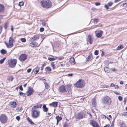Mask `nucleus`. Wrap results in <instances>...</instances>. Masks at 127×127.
Here are the masks:
<instances>
[{
	"mask_svg": "<svg viewBox=\"0 0 127 127\" xmlns=\"http://www.w3.org/2000/svg\"><path fill=\"white\" fill-rule=\"evenodd\" d=\"M101 102L104 106H109L111 104V100L108 96H106L102 98Z\"/></svg>",
	"mask_w": 127,
	"mask_h": 127,
	"instance_id": "1",
	"label": "nucleus"
},
{
	"mask_svg": "<svg viewBox=\"0 0 127 127\" xmlns=\"http://www.w3.org/2000/svg\"><path fill=\"white\" fill-rule=\"evenodd\" d=\"M41 2V5L44 8H48L52 6L51 2L49 0H42Z\"/></svg>",
	"mask_w": 127,
	"mask_h": 127,
	"instance_id": "2",
	"label": "nucleus"
},
{
	"mask_svg": "<svg viewBox=\"0 0 127 127\" xmlns=\"http://www.w3.org/2000/svg\"><path fill=\"white\" fill-rule=\"evenodd\" d=\"M40 111L34 108H32L31 110L32 117L33 118H36L38 117L40 114Z\"/></svg>",
	"mask_w": 127,
	"mask_h": 127,
	"instance_id": "3",
	"label": "nucleus"
},
{
	"mask_svg": "<svg viewBox=\"0 0 127 127\" xmlns=\"http://www.w3.org/2000/svg\"><path fill=\"white\" fill-rule=\"evenodd\" d=\"M85 82L83 80H79L74 84V86L76 87L81 88L84 86Z\"/></svg>",
	"mask_w": 127,
	"mask_h": 127,
	"instance_id": "4",
	"label": "nucleus"
},
{
	"mask_svg": "<svg viewBox=\"0 0 127 127\" xmlns=\"http://www.w3.org/2000/svg\"><path fill=\"white\" fill-rule=\"evenodd\" d=\"M7 121V117L5 114H1L0 116V121L2 124L6 123Z\"/></svg>",
	"mask_w": 127,
	"mask_h": 127,
	"instance_id": "5",
	"label": "nucleus"
},
{
	"mask_svg": "<svg viewBox=\"0 0 127 127\" xmlns=\"http://www.w3.org/2000/svg\"><path fill=\"white\" fill-rule=\"evenodd\" d=\"M16 59H9L8 61V63L9 65L11 67H14L17 63Z\"/></svg>",
	"mask_w": 127,
	"mask_h": 127,
	"instance_id": "6",
	"label": "nucleus"
},
{
	"mask_svg": "<svg viewBox=\"0 0 127 127\" xmlns=\"http://www.w3.org/2000/svg\"><path fill=\"white\" fill-rule=\"evenodd\" d=\"M13 41V37H10L9 38V44H8L7 43H5L7 47L11 48L12 47Z\"/></svg>",
	"mask_w": 127,
	"mask_h": 127,
	"instance_id": "7",
	"label": "nucleus"
},
{
	"mask_svg": "<svg viewBox=\"0 0 127 127\" xmlns=\"http://www.w3.org/2000/svg\"><path fill=\"white\" fill-rule=\"evenodd\" d=\"M85 116V114L84 112H80L77 114L76 118V119H80L84 118Z\"/></svg>",
	"mask_w": 127,
	"mask_h": 127,
	"instance_id": "8",
	"label": "nucleus"
},
{
	"mask_svg": "<svg viewBox=\"0 0 127 127\" xmlns=\"http://www.w3.org/2000/svg\"><path fill=\"white\" fill-rule=\"evenodd\" d=\"M27 55L24 54H22L19 57V59L21 61H24L27 59Z\"/></svg>",
	"mask_w": 127,
	"mask_h": 127,
	"instance_id": "9",
	"label": "nucleus"
},
{
	"mask_svg": "<svg viewBox=\"0 0 127 127\" xmlns=\"http://www.w3.org/2000/svg\"><path fill=\"white\" fill-rule=\"evenodd\" d=\"M33 92V90L32 88L31 87H29L28 88V91L27 92V95L28 96L32 94Z\"/></svg>",
	"mask_w": 127,
	"mask_h": 127,
	"instance_id": "10",
	"label": "nucleus"
},
{
	"mask_svg": "<svg viewBox=\"0 0 127 127\" xmlns=\"http://www.w3.org/2000/svg\"><path fill=\"white\" fill-rule=\"evenodd\" d=\"M90 124L93 127H99V125L98 123L94 120H91Z\"/></svg>",
	"mask_w": 127,
	"mask_h": 127,
	"instance_id": "11",
	"label": "nucleus"
},
{
	"mask_svg": "<svg viewBox=\"0 0 127 127\" xmlns=\"http://www.w3.org/2000/svg\"><path fill=\"white\" fill-rule=\"evenodd\" d=\"M60 91L61 92H67L65 87L64 85H62L59 88Z\"/></svg>",
	"mask_w": 127,
	"mask_h": 127,
	"instance_id": "12",
	"label": "nucleus"
},
{
	"mask_svg": "<svg viewBox=\"0 0 127 127\" xmlns=\"http://www.w3.org/2000/svg\"><path fill=\"white\" fill-rule=\"evenodd\" d=\"M87 41H88L90 44L92 43L93 41V39L92 37L91 36L89 35L88 36L87 38Z\"/></svg>",
	"mask_w": 127,
	"mask_h": 127,
	"instance_id": "13",
	"label": "nucleus"
},
{
	"mask_svg": "<svg viewBox=\"0 0 127 127\" xmlns=\"http://www.w3.org/2000/svg\"><path fill=\"white\" fill-rule=\"evenodd\" d=\"M31 46L32 47H38L40 45V44H38L36 42H34L33 43H30Z\"/></svg>",
	"mask_w": 127,
	"mask_h": 127,
	"instance_id": "14",
	"label": "nucleus"
},
{
	"mask_svg": "<svg viewBox=\"0 0 127 127\" xmlns=\"http://www.w3.org/2000/svg\"><path fill=\"white\" fill-rule=\"evenodd\" d=\"M49 105L55 108L57 106L58 102H54L50 104Z\"/></svg>",
	"mask_w": 127,
	"mask_h": 127,
	"instance_id": "15",
	"label": "nucleus"
},
{
	"mask_svg": "<svg viewBox=\"0 0 127 127\" xmlns=\"http://www.w3.org/2000/svg\"><path fill=\"white\" fill-rule=\"evenodd\" d=\"M113 4V3L111 2H109L107 5L105 4L104 6L105 8H106L107 10L109 9L108 6H111Z\"/></svg>",
	"mask_w": 127,
	"mask_h": 127,
	"instance_id": "16",
	"label": "nucleus"
},
{
	"mask_svg": "<svg viewBox=\"0 0 127 127\" xmlns=\"http://www.w3.org/2000/svg\"><path fill=\"white\" fill-rule=\"evenodd\" d=\"M72 85L71 84H68L67 85V90L69 93H71V86Z\"/></svg>",
	"mask_w": 127,
	"mask_h": 127,
	"instance_id": "17",
	"label": "nucleus"
},
{
	"mask_svg": "<svg viewBox=\"0 0 127 127\" xmlns=\"http://www.w3.org/2000/svg\"><path fill=\"white\" fill-rule=\"evenodd\" d=\"M42 105L41 104H37L33 106L32 108L36 110L37 109L41 108L42 107Z\"/></svg>",
	"mask_w": 127,
	"mask_h": 127,
	"instance_id": "18",
	"label": "nucleus"
},
{
	"mask_svg": "<svg viewBox=\"0 0 127 127\" xmlns=\"http://www.w3.org/2000/svg\"><path fill=\"white\" fill-rule=\"evenodd\" d=\"M103 33V32L102 31H100L99 32L96 34V36L98 37H100L102 35V34Z\"/></svg>",
	"mask_w": 127,
	"mask_h": 127,
	"instance_id": "19",
	"label": "nucleus"
},
{
	"mask_svg": "<svg viewBox=\"0 0 127 127\" xmlns=\"http://www.w3.org/2000/svg\"><path fill=\"white\" fill-rule=\"evenodd\" d=\"M4 9V6L3 5L0 4V13L3 12Z\"/></svg>",
	"mask_w": 127,
	"mask_h": 127,
	"instance_id": "20",
	"label": "nucleus"
},
{
	"mask_svg": "<svg viewBox=\"0 0 127 127\" xmlns=\"http://www.w3.org/2000/svg\"><path fill=\"white\" fill-rule=\"evenodd\" d=\"M42 108L43 109V110L44 112H47L48 110V108L46 107V105L45 104L43 105Z\"/></svg>",
	"mask_w": 127,
	"mask_h": 127,
	"instance_id": "21",
	"label": "nucleus"
},
{
	"mask_svg": "<svg viewBox=\"0 0 127 127\" xmlns=\"http://www.w3.org/2000/svg\"><path fill=\"white\" fill-rule=\"evenodd\" d=\"M70 62L72 64H74L75 63V60L73 57H71L69 60Z\"/></svg>",
	"mask_w": 127,
	"mask_h": 127,
	"instance_id": "22",
	"label": "nucleus"
},
{
	"mask_svg": "<svg viewBox=\"0 0 127 127\" xmlns=\"http://www.w3.org/2000/svg\"><path fill=\"white\" fill-rule=\"evenodd\" d=\"M27 120L32 125H34V124L32 122V119H30L29 117L27 118Z\"/></svg>",
	"mask_w": 127,
	"mask_h": 127,
	"instance_id": "23",
	"label": "nucleus"
},
{
	"mask_svg": "<svg viewBox=\"0 0 127 127\" xmlns=\"http://www.w3.org/2000/svg\"><path fill=\"white\" fill-rule=\"evenodd\" d=\"M11 105L12 107L15 108L17 105L16 103L15 102L13 101V102L11 104Z\"/></svg>",
	"mask_w": 127,
	"mask_h": 127,
	"instance_id": "24",
	"label": "nucleus"
},
{
	"mask_svg": "<svg viewBox=\"0 0 127 127\" xmlns=\"http://www.w3.org/2000/svg\"><path fill=\"white\" fill-rule=\"evenodd\" d=\"M39 38V37L38 36H34L31 39V40L32 41H33L36 39H38Z\"/></svg>",
	"mask_w": 127,
	"mask_h": 127,
	"instance_id": "25",
	"label": "nucleus"
},
{
	"mask_svg": "<svg viewBox=\"0 0 127 127\" xmlns=\"http://www.w3.org/2000/svg\"><path fill=\"white\" fill-rule=\"evenodd\" d=\"M92 55L91 54H89L88 57L86 58V61L87 62L89 61L91 58Z\"/></svg>",
	"mask_w": 127,
	"mask_h": 127,
	"instance_id": "26",
	"label": "nucleus"
},
{
	"mask_svg": "<svg viewBox=\"0 0 127 127\" xmlns=\"http://www.w3.org/2000/svg\"><path fill=\"white\" fill-rule=\"evenodd\" d=\"M13 77L12 76H9L7 78V79L9 81H12L13 79Z\"/></svg>",
	"mask_w": 127,
	"mask_h": 127,
	"instance_id": "27",
	"label": "nucleus"
},
{
	"mask_svg": "<svg viewBox=\"0 0 127 127\" xmlns=\"http://www.w3.org/2000/svg\"><path fill=\"white\" fill-rule=\"evenodd\" d=\"M1 53L3 54H5L7 53V52L6 50L4 49H2L0 50Z\"/></svg>",
	"mask_w": 127,
	"mask_h": 127,
	"instance_id": "28",
	"label": "nucleus"
},
{
	"mask_svg": "<svg viewBox=\"0 0 127 127\" xmlns=\"http://www.w3.org/2000/svg\"><path fill=\"white\" fill-rule=\"evenodd\" d=\"M92 104L93 106H95L96 105V102L95 98L92 99Z\"/></svg>",
	"mask_w": 127,
	"mask_h": 127,
	"instance_id": "29",
	"label": "nucleus"
},
{
	"mask_svg": "<svg viewBox=\"0 0 127 127\" xmlns=\"http://www.w3.org/2000/svg\"><path fill=\"white\" fill-rule=\"evenodd\" d=\"M56 118L57 120V121H59L62 119V118L59 117V116H57L56 117Z\"/></svg>",
	"mask_w": 127,
	"mask_h": 127,
	"instance_id": "30",
	"label": "nucleus"
},
{
	"mask_svg": "<svg viewBox=\"0 0 127 127\" xmlns=\"http://www.w3.org/2000/svg\"><path fill=\"white\" fill-rule=\"evenodd\" d=\"M39 68H40L39 67H37V69L34 72V73L35 74H36L39 71Z\"/></svg>",
	"mask_w": 127,
	"mask_h": 127,
	"instance_id": "31",
	"label": "nucleus"
},
{
	"mask_svg": "<svg viewBox=\"0 0 127 127\" xmlns=\"http://www.w3.org/2000/svg\"><path fill=\"white\" fill-rule=\"evenodd\" d=\"M46 88L47 89H48L50 87L49 86L47 83H45L44 84Z\"/></svg>",
	"mask_w": 127,
	"mask_h": 127,
	"instance_id": "32",
	"label": "nucleus"
},
{
	"mask_svg": "<svg viewBox=\"0 0 127 127\" xmlns=\"http://www.w3.org/2000/svg\"><path fill=\"white\" fill-rule=\"evenodd\" d=\"M6 58L5 57L3 59H1L0 60V64H2L3 63L5 60L6 59Z\"/></svg>",
	"mask_w": 127,
	"mask_h": 127,
	"instance_id": "33",
	"label": "nucleus"
},
{
	"mask_svg": "<svg viewBox=\"0 0 127 127\" xmlns=\"http://www.w3.org/2000/svg\"><path fill=\"white\" fill-rule=\"evenodd\" d=\"M123 47L122 45H120L117 48V50H119L120 49H122L123 48Z\"/></svg>",
	"mask_w": 127,
	"mask_h": 127,
	"instance_id": "34",
	"label": "nucleus"
},
{
	"mask_svg": "<svg viewBox=\"0 0 127 127\" xmlns=\"http://www.w3.org/2000/svg\"><path fill=\"white\" fill-rule=\"evenodd\" d=\"M56 59V58H48V59L50 61H53Z\"/></svg>",
	"mask_w": 127,
	"mask_h": 127,
	"instance_id": "35",
	"label": "nucleus"
},
{
	"mask_svg": "<svg viewBox=\"0 0 127 127\" xmlns=\"http://www.w3.org/2000/svg\"><path fill=\"white\" fill-rule=\"evenodd\" d=\"M19 94L20 95H22L23 96H25V94L24 93L20 91L19 92Z\"/></svg>",
	"mask_w": 127,
	"mask_h": 127,
	"instance_id": "36",
	"label": "nucleus"
},
{
	"mask_svg": "<svg viewBox=\"0 0 127 127\" xmlns=\"http://www.w3.org/2000/svg\"><path fill=\"white\" fill-rule=\"evenodd\" d=\"M104 70L105 72L107 73H109V71L108 70V68L107 67H106L105 68H104Z\"/></svg>",
	"mask_w": 127,
	"mask_h": 127,
	"instance_id": "37",
	"label": "nucleus"
},
{
	"mask_svg": "<svg viewBox=\"0 0 127 127\" xmlns=\"http://www.w3.org/2000/svg\"><path fill=\"white\" fill-rule=\"evenodd\" d=\"M22 110V107H18L17 108L16 110H17L18 112L21 111Z\"/></svg>",
	"mask_w": 127,
	"mask_h": 127,
	"instance_id": "38",
	"label": "nucleus"
},
{
	"mask_svg": "<svg viewBox=\"0 0 127 127\" xmlns=\"http://www.w3.org/2000/svg\"><path fill=\"white\" fill-rule=\"evenodd\" d=\"M98 19H94V23L96 24L98 22Z\"/></svg>",
	"mask_w": 127,
	"mask_h": 127,
	"instance_id": "39",
	"label": "nucleus"
},
{
	"mask_svg": "<svg viewBox=\"0 0 127 127\" xmlns=\"http://www.w3.org/2000/svg\"><path fill=\"white\" fill-rule=\"evenodd\" d=\"M19 4L20 6H23L24 5V3L22 1L20 2L19 3Z\"/></svg>",
	"mask_w": 127,
	"mask_h": 127,
	"instance_id": "40",
	"label": "nucleus"
},
{
	"mask_svg": "<svg viewBox=\"0 0 127 127\" xmlns=\"http://www.w3.org/2000/svg\"><path fill=\"white\" fill-rule=\"evenodd\" d=\"M21 40L22 41V42H25L26 41V39L24 38H21Z\"/></svg>",
	"mask_w": 127,
	"mask_h": 127,
	"instance_id": "41",
	"label": "nucleus"
},
{
	"mask_svg": "<svg viewBox=\"0 0 127 127\" xmlns=\"http://www.w3.org/2000/svg\"><path fill=\"white\" fill-rule=\"evenodd\" d=\"M51 65L53 69H55V65L54 64V63H52L51 64Z\"/></svg>",
	"mask_w": 127,
	"mask_h": 127,
	"instance_id": "42",
	"label": "nucleus"
},
{
	"mask_svg": "<svg viewBox=\"0 0 127 127\" xmlns=\"http://www.w3.org/2000/svg\"><path fill=\"white\" fill-rule=\"evenodd\" d=\"M122 116H127V112H125L123 113L122 114Z\"/></svg>",
	"mask_w": 127,
	"mask_h": 127,
	"instance_id": "43",
	"label": "nucleus"
},
{
	"mask_svg": "<svg viewBox=\"0 0 127 127\" xmlns=\"http://www.w3.org/2000/svg\"><path fill=\"white\" fill-rule=\"evenodd\" d=\"M98 53V51L97 50H95L94 52V54L95 55H97Z\"/></svg>",
	"mask_w": 127,
	"mask_h": 127,
	"instance_id": "44",
	"label": "nucleus"
},
{
	"mask_svg": "<svg viewBox=\"0 0 127 127\" xmlns=\"http://www.w3.org/2000/svg\"><path fill=\"white\" fill-rule=\"evenodd\" d=\"M46 69L49 71H50L51 70V69L49 67H47L46 68Z\"/></svg>",
	"mask_w": 127,
	"mask_h": 127,
	"instance_id": "45",
	"label": "nucleus"
},
{
	"mask_svg": "<svg viewBox=\"0 0 127 127\" xmlns=\"http://www.w3.org/2000/svg\"><path fill=\"white\" fill-rule=\"evenodd\" d=\"M127 5V3H124L122 5L123 6H126Z\"/></svg>",
	"mask_w": 127,
	"mask_h": 127,
	"instance_id": "46",
	"label": "nucleus"
},
{
	"mask_svg": "<svg viewBox=\"0 0 127 127\" xmlns=\"http://www.w3.org/2000/svg\"><path fill=\"white\" fill-rule=\"evenodd\" d=\"M92 10L94 11H96L97 10V9H96L95 7H93L92 8Z\"/></svg>",
	"mask_w": 127,
	"mask_h": 127,
	"instance_id": "47",
	"label": "nucleus"
},
{
	"mask_svg": "<svg viewBox=\"0 0 127 127\" xmlns=\"http://www.w3.org/2000/svg\"><path fill=\"white\" fill-rule=\"evenodd\" d=\"M44 30V28H40V31L41 32H43Z\"/></svg>",
	"mask_w": 127,
	"mask_h": 127,
	"instance_id": "48",
	"label": "nucleus"
},
{
	"mask_svg": "<svg viewBox=\"0 0 127 127\" xmlns=\"http://www.w3.org/2000/svg\"><path fill=\"white\" fill-rule=\"evenodd\" d=\"M118 99L119 100L121 101L122 100V97L121 96H118Z\"/></svg>",
	"mask_w": 127,
	"mask_h": 127,
	"instance_id": "49",
	"label": "nucleus"
},
{
	"mask_svg": "<svg viewBox=\"0 0 127 127\" xmlns=\"http://www.w3.org/2000/svg\"><path fill=\"white\" fill-rule=\"evenodd\" d=\"M42 25L44 26H46V23L44 22H43L42 23Z\"/></svg>",
	"mask_w": 127,
	"mask_h": 127,
	"instance_id": "50",
	"label": "nucleus"
},
{
	"mask_svg": "<svg viewBox=\"0 0 127 127\" xmlns=\"http://www.w3.org/2000/svg\"><path fill=\"white\" fill-rule=\"evenodd\" d=\"M19 89L21 91H23V88L22 85L20 86Z\"/></svg>",
	"mask_w": 127,
	"mask_h": 127,
	"instance_id": "51",
	"label": "nucleus"
},
{
	"mask_svg": "<svg viewBox=\"0 0 127 127\" xmlns=\"http://www.w3.org/2000/svg\"><path fill=\"white\" fill-rule=\"evenodd\" d=\"M100 4V2H96L95 4V5L96 6H99Z\"/></svg>",
	"mask_w": 127,
	"mask_h": 127,
	"instance_id": "52",
	"label": "nucleus"
},
{
	"mask_svg": "<svg viewBox=\"0 0 127 127\" xmlns=\"http://www.w3.org/2000/svg\"><path fill=\"white\" fill-rule=\"evenodd\" d=\"M64 127H68V124L67 123H65L64 124Z\"/></svg>",
	"mask_w": 127,
	"mask_h": 127,
	"instance_id": "53",
	"label": "nucleus"
},
{
	"mask_svg": "<svg viewBox=\"0 0 127 127\" xmlns=\"http://www.w3.org/2000/svg\"><path fill=\"white\" fill-rule=\"evenodd\" d=\"M16 119L18 121H19L20 119V117L19 116H17L16 117Z\"/></svg>",
	"mask_w": 127,
	"mask_h": 127,
	"instance_id": "54",
	"label": "nucleus"
},
{
	"mask_svg": "<svg viewBox=\"0 0 127 127\" xmlns=\"http://www.w3.org/2000/svg\"><path fill=\"white\" fill-rule=\"evenodd\" d=\"M31 70H32V69L31 68L28 69V70H27V72L28 73H29L31 71Z\"/></svg>",
	"mask_w": 127,
	"mask_h": 127,
	"instance_id": "55",
	"label": "nucleus"
},
{
	"mask_svg": "<svg viewBox=\"0 0 127 127\" xmlns=\"http://www.w3.org/2000/svg\"><path fill=\"white\" fill-rule=\"evenodd\" d=\"M114 87L115 89H118L119 88V87H118V86L117 85H115Z\"/></svg>",
	"mask_w": 127,
	"mask_h": 127,
	"instance_id": "56",
	"label": "nucleus"
},
{
	"mask_svg": "<svg viewBox=\"0 0 127 127\" xmlns=\"http://www.w3.org/2000/svg\"><path fill=\"white\" fill-rule=\"evenodd\" d=\"M7 25H8V24L7 23L5 24V25L4 26V28L5 29H6L7 28Z\"/></svg>",
	"mask_w": 127,
	"mask_h": 127,
	"instance_id": "57",
	"label": "nucleus"
},
{
	"mask_svg": "<svg viewBox=\"0 0 127 127\" xmlns=\"http://www.w3.org/2000/svg\"><path fill=\"white\" fill-rule=\"evenodd\" d=\"M127 101V98H125L124 100V102H125V103H126Z\"/></svg>",
	"mask_w": 127,
	"mask_h": 127,
	"instance_id": "58",
	"label": "nucleus"
},
{
	"mask_svg": "<svg viewBox=\"0 0 127 127\" xmlns=\"http://www.w3.org/2000/svg\"><path fill=\"white\" fill-rule=\"evenodd\" d=\"M2 30V28L1 27H0V34L1 33Z\"/></svg>",
	"mask_w": 127,
	"mask_h": 127,
	"instance_id": "59",
	"label": "nucleus"
},
{
	"mask_svg": "<svg viewBox=\"0 0 127 127\" xmlns=\"http://www.w3.org/2000/svg\"><path fill=\"white\" fill-rule=\"evenodd\" d=\"M115 85L114 84L112 83L111 84L110 86L112 87H114Z\"/></svg>",
	"mask_w": 127,
	"mask_h": 127,
	"instance_id": "60",
	"label": "nucleus"
},
{
	"mask_svg": "<svg viewBox=\"0 0 127 127\" xmlns=\"http://www.w3.org/2000/svg\"><path fill=\"white\" fill-rule=\"evenodd\" d=\"M102 118L103 119H105L106 118V117L105 115H103L102 116Z\"/></svg>",
	"mask_w": 127,
	"mask_h": 127,
	"instance_id": "61",
	"label": "nucleus"
},
{
	"mask_svg": "<svg viewBox=\"0 0 127 127\" xmlns=\"http://www.w3.org/2000/svg\"><path fill=\"white\" fill-rule=\"evenodd\" d=\"M121 0H115L114 2L115 3L118 2L119 1H120Z\"/></svg>",
	"mask_w": 127,
	"mask_h": 127,
	"instance_id": "62",
	"label": "nucleus"
},
{
	"mask_svg": "<svg viewBox=\"0 0 127 127\" xmlns=\"http://www.w3.org/2000/svg\"><path fill=\"white\" fill-rule=\"evenodd\" d=\"M42 81L44 83V84H45V83H46L45 82V81H46V80H45L44 79H42Z\"/></svg>",
	"mask_w": 127,
	"mask_h": 127,
	"instance_id": "63",
	"label": "nucleus"
},
{
	"mask_svg": "<svg viewBox=\"0 0 127 127\" xmlns=\"http://www.w3.org/2000/svg\"><path fill=\"white\" fill-rule=\"evenodd\" d=\"M109 125H107L104 126V127H109Z\"/></svg>",
	"mask_w": 127,
	"mask_h": 127,
	"instance_id": "64",
	"label": "nucleus"
}]
</instances>
